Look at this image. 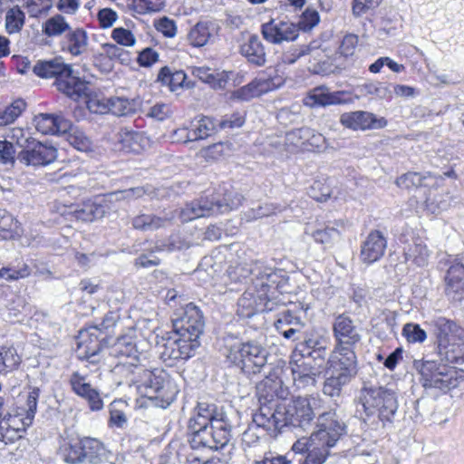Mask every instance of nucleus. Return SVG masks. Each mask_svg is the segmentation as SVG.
I'll return each instance as SVG.
<instances>
[{
  "mask_svg": "<svg viewBox=\"0 0 464 464\" xmlns=\"http://www.w3.org/2000/svg\"><path fill=\"white\" fill-rule=\"evenodd\" d=\"M294 384L298 389L314 387L316 380L322 372L319 365L313 364L311 358H304L290 362Z\"/></svg>",
  "mask_w": 464,
  "mask_h": 464,
  "instance_id": "17",
  "label": "nucleus"
},
{
  "mask_svg": "<svg viewBox=\"0 0 464 464\" xmlns=\"http://www.w3.org/2000/svg\"><path fill=\"white\" fill-rule=\"evenodd\" d=\"M174 218L158 217L152 214H140L132 219V226L135 229L151 231L165 227Z\"/></svg>",
  "mask_w": 464,
  "mask_h": 464,
  "instance_id": "41",
  "label": "nucleus"
},
{
  "mask_svg": "<svg viewBox=\"0 0 464 464\" xmlns=\"http://www.w3.org/2000/svg\"><path fill=\"white\" fill-rule=\"evenodd\" d=\"M88 42L87 33L82 28H75L67 32L61 45L63 51L79 56L87 51Z\"/></svg>",
  "mask_w": 464,
  "mask_h": 464,
  "instance_id": "32",
  "label": "nucleus"
},
{
  "mask_svg": "<svg viewBox=\"0 0 464 464\" xmlns=\"http://www.w3.org/2000/svg\"><path fill=\"white\" fill-rule=\"evenodd\" d=\"M111 38L120 45L133 46L136 43L134 34L123 27L114 28L111 32Z\"/></svg>",
  "mask_w": 464,
  "mask_h": 464,
  "instance_id": "64",
  "label": "nucleus"
},
{
  "mask_svg": "<svg viewBox=\"0 0 464 464\" xmlns=\"http://www.w3.org/2000/svg\"><path fill=\"white\" fill-rule=\"evenodd\" d=\"M426 176H422L418 172H408L396 179V185L401 188L410 189L414 187L426 186Z\"/></svg>",
  "mask_w": 464,
  "mask_h": 464,
  "instance_id": "56",
  "label": "nucleus"
},
{
  "mask_svg": "<svg viewBox=\"0 0 464 464\" xmlns=\"http://www.w3.org/2000/svg\"><path fill=\"white\" fill-rule=\"evenodd\" d=\"M35 129L43 134L65 133L71 129V122L61 116L39 114L34 119Z\"/></svg>",
  "mask_w": 464,
  "mask_h": 464,
  "instance_id": "29",
  "label": "nucleus"
},
{
  "mask_svg": "<svg viewBox=\"0 0 464 464\" xmlns=\"http://www.w3.org/2000/svg\"><path fill=\"white\" fill-rule=\"evenodd\" d=\"M361 96H372L379 99H387L391 97L389 87L382 82H372L358 87Z\"/></svg>",
  "mask_w": 464,
  "mask_h": 464,
  "instance_id": "53",
  "label": "nucleus"
},
{
  "mask_svg": "<svg viewBox=\"0 0 464 464\" xmlns=\"http://www.w3.org/2000/svg\"><path fill=\"white\" fill-rule=\"evenodd\" d=\"M57 158V150L51 144L32 140L17 155V160L25 166H46Z\"/></svg>",
  "mask_w": 464,
  "mask_h": 464,
  "instance_id": "14",
  "label": "nucleus"
},
{
  "mask_svg": "<svg viewBox=\"0 0 464 464\" xmlns=\"http://www.w3.org/2000/svg\"><path fill=\"white\" fill-rule=\"evenodd\" d=\"M340 122L345 128L353 130L382 129L387 125V121L383 117L378 118L375 114L365 111L343 113L340 116Z\"/></svg>",
  "mask_w": 464,
  "mask_h": 464,
  "instance_id": "20",
  "label": "nucleus"
},
{
  "mask_svg": "<svg viewBox=\"0 0 464 464\" xmlns=\"http://www.w3.org/2000/svg\"><path fill=\"white\" fill-rule=\"evenodd\" d=\"M136 104L133 101H130L122 97H111L109 99L108 111L116 116H127L134 113Z\"/></svg>",
  "mask_w": 464,
  "mask_h": 464,
  "instance_id": "49",
  "label": "nucleus"
},
{
  "mask_svg": "<svg viewBox=\"0 0 464 464\" xmlns=\"http://www.w3.org/2000/svg\"><path fill=\"white\" fill-rule=\"evenodd\" d=\"M69 24L61 14H56L45 21L43 24V33L49 37L59 36L69 31Z\"/></svg>",
  "mask_w": 464,
  "mask_h": 464,
  "instance_id": "50",
  "label": "nucleus"
},
{
  "mask_svg": "<svg viewBox=\"0 0 464 464\" xmlns=\"http://www.w3.org/2000/svg\"><path fill=\"white\" fill-rule=\"evenodd\" d=\"M268 90V82L262 80H255L250 83L236 90L232 93V98L240 101H249L252 98L260 96Z\"/></svg>",
  "mask_w": 464,
  "mask_h": 464,
  "instance_id": "42",
  "label": "nucleus"
},
{
  "mask_svg": "<svg viewBox=\"0 0 464 464\" xmlns=\"http://www.w3.org/2000/svg\"><path fill=\"white\" fill-rule=\"evenodd\" d=\"M34 72L41 78L54 77L57 90L74 101L88 95V82L73 76L72 67L61 58L38 61L34 66Z\"/></svg>",
  "mask_w": 464,
  "mask_h": 464,
  "instance_id": "4",
  "label": "nucleus"
},
{
  "mask_svg": "<svg viewBox=\"0 0 464 464\" xmlns=\"http://www.w3.org/2000/svg\"><path fill=\"white\" fill-rule=\"evenodd\" d=\"M24 109L25 102L24 101L19 100L13 102L3 112H0V126L14 122Z\"/></svg>",
  "mask_w": 464,
  "mask_h": 464,
  "instance_id": "57",
  "label": "nucleus"
},
{
  "mask_svg": "<svg viewBox=\"0 0 464 464\" xmlns=\"http://www.w3.org/2000/svg\"><path fill=\"white\" fill-rule=\"evenodd\" d=\"M7 137L10 140L9 141L16 143V145L23 150L26 149L31 144L32 140H34L30 136V132L22 128L11 129Z\"/></svg>",
  "mask_w": 464,
  "mask_h": 464,
  "instance_id": "63",
  "label": "nucleus"
},
{
  "mask_svg": "<svg viewBox=\"0 0 464 464\" xmlns=\"http://www.w3.org/2000/svg\"><path fill=\"white\" fill-rule=\"evenodd\" d=\"M193 74L203 82L209 84L212 88L223 90L227 88L233 72H211L209 68L197 67L193 70Z\"/></svg>",
  "mask_w": 464,
  "mask_h": 464,
  "instance_id": "34",
  "label": "nucleus"
},
{
  "mask_svg": "<svg viewBox=\"0 0 464 464\" xmlns=\"http://www.w3.org/2000/svg\"><path fill=\"white\" fill-rule=\"evenodd\" d=\"M39 396L40 389L36 387L32 388L27 395L25 408L14 414L9 413L4 420L16 428V430L25 431L26 428L33 423L34 419Z\"/></svg>",
  "mask_w": 464,
  "mask_h": 464,
  "instance_id": "22",
  "label": "nucleus"
},
{
  "mask_svg": "<svg viewBox=\"0 0 464 464\" xmlns=\"http://www.w3.org/2000/svg\"><path fill=\"white\" fill-rule=\"evenodd\" d=\"M273 303L267 300L265 293H257L252 285L249 286L237 301V315L242 318H250L256 314L271 311Z\"/></svg>",
  "mask_w": 464,
  "mask_h": 464,
  "instance_id": "15",
  "label": "nucleus"
},
{
  "mask_svg": "<svg viewBox=\"0 0 464 464\" xmlns=\"http://www.w3.org/2000/svg\"><path fill=\"white\" fill-rule=\"evenodd\" d=\"M187 75L183 71L172 72L169 68L163 67L158 74V81L163 85H167L171 92H176L179 88H191L192 84L186 82Z\"/></svg>",
  "mask_w": 464,
  "mask_h": 464,
  "instance_id": "38",
  "label": "nucleus"
},
{
  "mask_svg": "<svg viewBox=\"0 0 464 464\" xmlns=\"http://www.w3.org/2000/svg\"><path fill=\"white\" fill-rule=\"evenodd\" d=\"M404 257L407 263L417 266H424L428 264L430 251L423 239L412 238V242L404 247Z\"/></svg>",
  "mask_w": 464,
  "mask_h": 464,
  "instance_id": "33",
  "label": "nucleus"
},
{
  "mask_svg": "<svg viewBox=\"0 0 464 464\" xmlns=\"http://www.w3.org/2000/svg\"><path fill=\"white\" fill-rule=\"evenodd\" d=\"M174 332L188 340L199 341L205 326L204 317L198 306L187 304L181 316L172 320Z\"/></svg>",
  "mask_w": 464,
  "mask_h": 464,
  "instance_id": "11",
  "label": "nucleus"
},
{
  "mask_svg": "<svg viewBox=\"0 0 464 464\" xmlns=\"http://www.w3.org/2000/svg\"><path fill=\"white\" fill-rule=\"evenodd\" d=\"M101 55H104L111 60H118L121 63H127L130 61L129 53L114 44H104L101 46Z\"/></svg>",
  "mask_w": 464,
  "mask_h": 464,
  "instance_id": "58",
  "label": "nucleus"
},
{
  "mask_svg": "<svg viewBox=\"0 0 464 464\" xmlns=\"http://www.w3.org/2000/svg\"><path fill=\"white\" fill-rule=\"evenodd\" d=\"M227 358L245 373L256 374L266 364L267 351L256 340L237 341L227 346Z\"/></svg>",
  "mask_w": 464,
  "mask_h": 464,
  "instance_id": "5",
  "label": "nucleus"
},
{
  "mask_svg": "<svg viewBox=\"0 0 464 464\" xmlns=\"http://www.w3.org/2000/svg\"><path fill=\"white\" fill-rule=\"evenodd\" d=\"M261 33L267 42L279 44L295 40L299 34V29L292 22L272 19L262 24Z\"/></svg>",
  "mask_w": 464,
  "mask_h": 464,
  "instance_id": "19",
  "label": "nucleus"
},
{
  "mask_svg": "<svg viewBox=\"0 0 464 464\" xmlns=\"http://www.w3.org/2000/svg\"><path fill=\"white\" fill-rule=\"evenodd\" d=\"M306 56H310L309 70L316 74H330L334 72L333 63L329 62L330 55L327 48L318 41H313L305 44Z\"/></svg>",
  "mask_w": 464,
  "mask_h": 464,
  "instance_id": "26",
  "label": "nucleus"
},
{
  "mask_svg": "<svg viewBox=\"0 0 464 464\" xmlns=\"http://www.w3.org/2000/svg\"><path fill=\"white\" fill-rule=\"evenodd\" d=\"M142 365L136 361H119L116 365L112 369V372L115 375H119L125 379L126 382L130 385L133 383L130 382L131 378L138 377L142 370Z\"/></svg>",
  "mask_w": 464,
  "mask_h": 464,
  "instance_id": "44",
  "label": "nucleus"
},
{
  "mask_svg": "<svg viewBox=\"0 0 464 464\" xmlns=\"http://www.w3.org/2000/svg\"><path fill=\"white\" fill-rule=\"evenodd\" d=\"M241 53L247 59V61L257 66H261L266 63V52L264 45L256 35L249 37L241 46Z\"/></svg>",
  "mask_w": 464,
  "mask_h": 464,
  "instance_id": "35",
  "label": "nucleus"
},
{
  "mask_svg": "<svg viewBox=\"0 0 464 464\" xmlns=\"http://www.w3.org/2000/svg\"><path fill=\"white\" fill-rule=\"evenodd\" d=\"M70 384L72 391L85 400L95 390L90 383L85 382V378L78 372H73L70 378Z\"/></svg>",
  "mask_w": 464,
  "mask_h": 464,
  "instance_id": "59",
  "label": "nucleus"
},
{
  "mask_svg": "<svg viewBox=\"0 0 464 464\" xmlns=\"http://www.w3.org/2000/svg\"><path fill=\"white\" fill-rule=\"evenodd\" d=\"M216 129L215 122L209 117L194 119L188 128H180L174 131L178 137L177 141L189 142L203 140L209 137Z\"/></svg>",
  "mask_w": 464,
  "mask_h": 464,
  "instance_id": "21",
  "label": "nucleus"
},
{
  "mask_svg": "<svg viewBox=\"0 0 464 464\" xmlns=\"http://www.w3.org/2000/svg\"><path fill=\"white\" fill-rule=\"evenodd\" d=\"M268 382L260 383L257 386L259 396V408L253 413L254 422L256 426L262 427L270 435H276L281 430L287 426L298 427L305 430L312 425L315 417V398L296 397L286 403L280 401L277 398L262 393Z\"/></svg>",
  "mask_w": 464,
  "mask_h": 464,
  "instance_id": "1",
  "label": "nucleus"
},
{
  "mask_svg": "<svg viewBox=\"0 0 464 464\" xmlns=\"http://www.w3.org/2000/svg\"><path fill=\"white\" fill-rule=\"evenodd\" d=\"M450 196L436 192H430V196L425 200L426 209L431 214H438L446 210L450 206Z\"/></svg>",
  "mask_w": 464,
  "mask_h": 464,
  "instance_id": "48",
  "label": "nucleus"
},
{
  "mask_svg": "<svg viewBox=\"0 0 464 464\" xmlns=\"http://www.w3.org/2000/svg\"><path fill=\"white\" fill-rule=\"evenodd\" d=\"M317 430L310 437L311 450L299 460V464H324L334 447L344 432V424L335 412L322 413L317 419Z\"/></svg>",
  "mask_w": 464,
  "mask_h": 464,
  "instance_id": "2",
  "label": "nucleus"
},
{
  "mask_svg": "<svg viewBox=\"0 0 464 464\" xmlns=\"http://www.w3.org/2000/svg\"><path fill=\"white\" fill-rule=\"evenodd\" d=\"M328 377L324 381L323 392L330 397L339 396L343 386L347 385L353 378L345 373H339L327 370Z\"/></svg>",
  "mask_w": 464,
  "mask_h": 464,
  "instance_id": "40",
  "label": "nucleus"
},
{
  "mask_svg": "<svg viewBox=\"0 0 464 464\" xmlns=\"http://www.w3.org/2000/svg\"><path fill=\"white\" fill-rule=\"evenodd\" d=\"M446 295L454 301L464 297V266L460 263L451 265L445 276Z\"/></svg>",
  "mask_w": 464,
  "mask_h": 464,
  "instance_id": "28",
  "label": "nucleus"
},
{
  "mask_svg": "<svg viewBox=\"0 0 464 464\" xmlns=\"http://www.w3.org/2000/svg\"><path fill=\"white\" fill-rule=\"evenodd\" d=\"M132 9L140 14L160 12L164 7V0H130Z\"/></svg>",
  "mask_w": 464,
  "mask_h": 464,
  "instance_id": "55",
  "label": "nucleus"
},
{
  "mask_svg": "<svg viewBox=\"0 0 464 464\" xmlns=\"http://www.w3.org/2000/svg\"><path fill=\"white\" fill-rule=\"evenodd\" d=\"M307 308L308 307L304 308L302 304H299L298 306L295 304L293 309H286L283 311L275 323L276 330L280 333L288 324H295V327L297 328H304V323L302 320L300 314H305Z\"/></svg>",
  "mask_w": 464,
  "mask_h": 464,
  "instance_id": "36",
  "label": "nucleus"
},
{
  "mask_svg": "<svg viewBox=\"0 0 464 464\" xmlns=\"http://www.w3.org/2000/svg\"><path fill=\"white\" fill-rule=\"evenodd\" d=\"M62 456L63 460L68 464L83 463V452L82 439L75 442H69L62 448Z\"/></svg>",
  "mask_w": 464,
  "mask_h": 464,
  "instance_id": "52",
  "label": "nucleus"
},
{
  "mask_svg": "<svg viewBox=\"0 0 464 464\" xmlns=\"http://www.w3.org/2000/svg\"><path fill=\"white\" fill-rule=\"evenodd\" d=\"M219 26L214 21H199L188 32L187 39L194 47H203L215 41Z\"/></svg>",
  "mask_w": 464,
  "mask_h": 464,
  "instance_id": "27",
  "label": "nucleus"
},
{
  "mask_svg": "<svg viewBox=\"0 0 464 464\" xmlns=\"http://www.w3.org/2000/svg\"><path fill=\"white\" fill-rule=\"evenodd\" d=\"M69 130L67 140L73 148L81 151H87L91 149L92 141L82 131L72 130V128Z\"/></svg>",
  "mask_w": 464,
  "mask_h": 464,
  "instance_id": "60",
  "label": "nucleus"
},
{
  "mask_svg": "<svg viewBox=\"0 0 464 464\" xmlns=\"http://www.w3.org/2000/svg\"><path fill=\"white\" fill-rule=\"evenodd\" d=\"M25 14L18 5L10 8L5 14V25L9 34L19 33L24 24Z\"/></svg>",
  "mask_w": 464,
  "mask_h": 464,
  "instance_id": "46",
  "label": "nucleus"
},
{
  "mask_svg": "<svg viewBox=\"0 0 464 464\" xmlns=\"http://www.w3.org/2000/svg\"><path fill=\"white\" fill-rule=\"evenodd\" d=\"M341 95L342 92H330L326 86L321 85L308 92L304 100V103L311 108L344 103L345 102L341 99Z\"/></svg>",
  "mask_w": 464,
  "mask_h": 464,
  "instance_id": "30",
  "label": "nucleus"
},
{
  "mask_svg": "<svg viewBox=\"0 0 464 464\" xmlns=\"http://www.w3.org/2000/svg\"><path fill=\"white\" fill-rule=\"evenodd\" d=\"M327 370L355 377L357 359L354 347L335 346L327 360Z\"/></svg>",
  "mask_w": 464,
  "mask_h": 464,
  "instance_id": "18",
  "label": "nucleus"
},
{
  "mask_svg": "<svg viewBox=\"0 0 464 464\" xmlns=\"http://www.w3.org/2000/svg\"><path fill=\"white\" fill-rule=\"evenodd\" d=\"M21 363V357L14 347H0V373L16 369Z\"/></svg>",
  "mask_w": 464,
  "mask_h": 464,
  "instance_id": "47",
  "label": "nucleus"
},
{
  "mask_svg": "<svg viewBox=\"0 0 464 464\" xmlns=\"http://www.w3.org/2000/svg\"><path fill=\"white\" fill-rule=\"evenodd\" d=\"M254 273L252 286L257 293H265L267 300L271 302L275 291H283L287 284V278L283 272L272 267L256 266Z\"/></svg>",
  "mask_w": 464,
  "mask_h": 464,
  "instance_id": "13",
  "label": "nucleus"
},
{
  "mask_svg": "<svg viewBox=\"0 0 464 464\" xmlns=\"http://www.w3.org/2000/svg\"><path fill=\"white\" fill-rule=\"evenodd\" d=\"M334 335L336 340L335 346L354 347L361 340V334L353 320L345 315H338L333 325Z\"/></svg>",
  "mask_w": 464,
  "mask_h": 464,
  "instance_id": "25",
  "label": "nucleus"
},
{
  "mask_svg": "<svg viewBox=\"0 0 464 464\" xmlns=\"http://www.w3.org/2000/svg\"><path fill=\"white\" fill-rule=\"evenodd\" d=\"M227 420V414L218 409L217 405L208 402H198L194 411V415L189 419L188 429L189 431L201 430L212 425L216 420Z\"/></svg>",
  "mask_w": 464,
  "mask_h": 464,
  "instance_id": "23",
  "label": "nucleus"
},
{
  "mask_svg": "<svg viewBox=\"0 0 464 464\" xmlns=\"http://www.w3.org/2000/svg\"><path fill=\"white\" fill-rule=\"evenodd\" d=\"M111 354L119 361H136L140 362V353L136 343L130 338H119L111 348Z\"/></svg>",
  "mask_w": 464,
  "mask_h": 464,
  "instance_id": "37",
  "label": "nucleus"
},
{
  "mask_svg": "<svg viewBox=\"0 0 464 464\" xmlns=\"http://www.w3.org/2000/svg\"><path fill=\"white\" fill-rule=\"evenodd\" d=\"M31 269L25 263H19L16 266H8L0 269V278L6 281H16L30 276Z\"/></svg>",
  "mask_w": 464,
  "mask_h": 464,
  "instance_id": "54",
  "label": "nucleus"
},
{
  "mask_svg": "<svg viewBox=\"0 0 464 464\" xmlns=\"http://www.w3.org/2000/svg\"><path fill=\"white\" fill-rule=\"evenodd\" d=\"M281 207L274 203H264L256 208H252L244 213V218L247 221H253L259 218L270 217L281 212Z\"/></svg>",
  "mask_w": 464,
  "mask_h": 464,
  "instance_id": "51",
  "label": "nucleus"
},
{
  "mask_svg": "<svg viewBox=\"0 0 464 464\" xmlns=\"http://www.w3.org/2000/svg\"><path fill=\"white\" fill-rule=\"evenodd\" d=\"M121 200V193L111 192L105 195L99 202H89L93 220L103 218L111 209L110 205Z\"/></svg>",
  "mask_w": 464,
  "mask_h": 464,
  "instance_id": "45",
  "label": "nucleus"
},
{
  "mask_svg": "<svg viewBox=\"0 0 464 464\" xmlns=\"http://www.w3.org/2000/svg\"><path fill=\"white\" fill-rule=\"evenodd\" d=\"M190 433V444L193 449L208 448L218 450L227 446L231 438V425L228 420L219 419L212 425Z\"/></svg>",
  "mask_w": 464,
  "mask_h": 464,
  "instance_id": "10",
  "label": "nucleus"
},
{
  "mask_svg": "<svg viewBox=\"0 0 464 464\" xmlns=\"http://www.w3.org/2000/svg\"><path fill=\"white\" fill-rule=\"evenodd\" d=\"M287 140L291 142L297 141L304 144L305 142H309L310 139L314 140L315 141L322 140L321 135H315L313 133V130L308 127H302L299 129L293 130L289 131L287 134Z\"/></svg>",
  "mask_w": 464,
  "mask_h": 464,
  "instance_id": "62",
  "label": "nucleus"
},
{
  "mask_svg": "<svg viewBox=\"0 0 464 464\" xmlns=\"http://www.w3.org/2000/svg\"><path fill=\"white\" fill-rule=\"evenodd\" d=\"M387 246V240L379 230L371 231L361 245V260L371 265L382 257Z\"/></svg>",
  "mask_w": 464,
  "mask_h": 464,
  "instance_id": "24",
  "label": "nucleus"
},
{
  "mask_svg": "<svg viewBox=\"0 0 464 464\" xmlns=\"http://www.w3.org/2000/svg\"><path fill=\"white\" fill-rule=\"evenodd\" d=\"M402 335L409 343H423L427 334L426 332L420 328L417 324L408 323L402 328Z\"/></svg>",
  "mask_w": 464,
  "mask_h": 464,
  "instance_id": "61",
  "label": "nucleus"
},
{
  "mask_svg": "<svg viewBox=\"0 0 464 464\" xmlns=\"http://www.w3.org/2000/svg\"><path fill=\"white\" fill-rule=\"evenodd\" d=\"M243 200L244 197L235 191L226 193L223 202L215 198H201L187 204L180 211V218L183 222H188L196 218L228 212L237 208Z\"/></svg>",
  "mask_w": 464,
  "mask_h": 464,
  "instance_id": "7",
  "label": "nucleus"
},
{
  "mask_svg": "<svg viewBox=\"0 0 464 464\" xmlns=\"http://www.w3.org/2000/svg\"><path fill=\"white\" fill-rule=\"evenodd\" d=\"M304 233L311 236L316 243L324 245L325 248L331 247L340 237V232L332 227L318 229H311L310 227H306Z\"/></svg>",
  "mask_w": 464,
  "mask_h": 464,
  "instance_id": "43",
  "label": "nucleus"
},
{
  "mask_svg": "<svg viewBox=\"0 0 464 464\" xmlns=\"http://www.w3.org/2000/svg\"><path fill=\"white\" fill-rule=\"evenodd\" d=\"M130 382L136 385L139 392L149 399H161L169 404L173 400L172 392L169 394L170 381L168 373L162 369L150 371L142 367L138 377L131 378Z\"/></svg>",
  "mask_w": 464,
  "mask_h": 464,
  "instance_id": "8",
  "label": "nucleus"
},
{
  "mask_svg": "<svg viewBox=\"0 0 464 464\" xmlns=\"http://www.w3.org/2000/svg\"><path fill=\"white\" fill-rule=\"evenodd\" d=\"M83 462L90 464H102L109 459L110 451L102 442L94 438L82 439Z\"/></svg>",
  "mask_w": 464,
  "mask_h": 464,
  "instance_id": "31",
  "label": "nucleus"
},
{
  "mask_svg": "<svg viewBox=\"0 0 464 464\" xmlns=\"http://www.w3.org/2000/svg\"><path fill=\"white\" fill-rule=\"evenodd\" d=\"M356 402L367 418H377L383 424L393 421L399 406L392 388L370 382L363 383Z\"/></svg>",
  "mask_w": 464,
  "mask_h": 464,
  "instance_id": "3",
  "label": "nucleus"
},
{
  "mask_svg": "<svg viewBox=\"0 0 464 464\" xmlns=\"http://www.w3.org/2000/svg\"><path fill=\"white\" fill-rule=\"evenodd\" d=\"M102 334L101 329L97 326L80 331L77 343L80 359H85L92 363L99 362L97 356L102 349Z\"/></svg>",
  "mask_w": 464,
  "mask_h": 464,
  "instance_id": "16",
  "label": "nucleus"
},
{
  "mask_svg": "<svg viewBox=\"0 0 464 464\" xmlns=\"http://www.w3.org/2000/svg\"><path fill=\"white\" fill-rule=\"evenodd\" d=\"M431 324L440 356L451 363L463 360L464 341L459 342L463 330L453 321L441 316L433 319Z\"/></svg>",
  "mask_w": 464,
  "mask_h": 464,
  "instance_id": "6",
  "label": "nucleus"
},
{
  "mask_svg": "<svg viewBox=\"0 0 464 464\" xmlns=\"http://www.w3.org/2000/svg\"><path fill=\"white\" fill-rule=\"evenodd\" d=\"M140 138V133L122 129L116 135L115 149L123 152L138 153L141 150V146L139 142Z\"/></svg>",
  "mask_w": 464,
  "mask_h": 464,
  "instance_id": "39",
  "label": "nucleus"
},
{
  "mask_svg": "<svg viewBox=\"0 0 464 464\" xmlns=\"http://www.w3.org/2000/svg\"><path fill=\"white\" fill-rule=\"evenodd\" d=\"M199 345V341L188 340L174 332L173 335L167 339L162 345L160 358L164 362H169V364L176 361L188 360L194 356L195 351Z\"/></svg>",
  "mask_w": 464,
  "mask_h": 464,
  "instance_id": "12",
  "label": "nucleus"
},
{
  "mask_svg": "<svg viewBox=\"0 0 464 464\" xmlns=\"http://www.w3.org/2000/svg\"><path fill=\"white\" fill-rule=\"evenodd\" d=\"M425 387L440 390H450L459 385L458 371L455 367L448 366L435 361L415 362Z\"/></svg>",
  "mask_w": 464,
  "mask_h": 464,
  "instance_id": "9",
  "label": "nucleus"
}]
</instances>
